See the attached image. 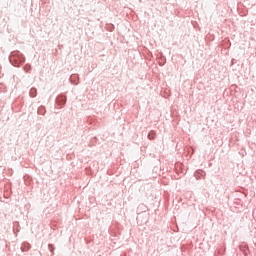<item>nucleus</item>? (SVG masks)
Here are the masks:
<instances>
[{
    "mask_svg": "<svg viewBox=\"0 0 256 256\" xmlns=\"http://www.w3.org/2000/svg\"><path fill=\"white\" fill-rule=\"evenodd\" d=\"M148 138H149L150 140L155 139V132H154V131H151V132L148 134Z\"/></svg>",
    "mask_w": 256,
    "mask_h": 256,
    "instance_id": "f257e3e1",
    "label": "nucleus"
},
{
    "mask_svg": "<svg viewBox=\"0 0 256 256\" xmlns=\"http://www.w3.org/2000/svg\"><path fill=\"white\" fill-rule=\"evenodd\" d=\"M196 175H199V172H197Z\"/></svg>",
    "mask_w": 256,
    "mask_h": 256,
    "instance_id": "f03ea898",
    "label": "nucleus"
}]
</instances>
